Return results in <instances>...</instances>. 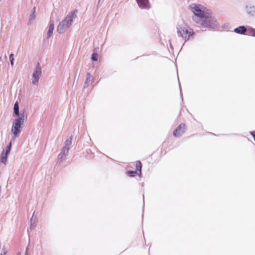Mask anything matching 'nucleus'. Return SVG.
<instances>
[{
    "mask_svg": "<svg viewBox=\"0 0 255 255\" xmlns=\"http://www.w3.org/2000/svg\"><path fill=\"white\" fill-rule=\"evenodd\" d=\"M190 10L194 13L192 19L196 23L200 21L201 19L209 12L204 6L192 3L189 5Z\"/></svg>",
    "mask_w": 255,
    "mask_h": 255,
    "instance_id": "obj_2",
    "label": "nucleus"
},
{
    "mask_svg": "<svg viewBox=\"0 0 255 255\" xmlns=\"http://www.w3.org/2000/svg\"><path fill=\"white\" fill-rule=\"evenodd\" d=\"M246 11L248 15L255 17V6L254 4L250 3L246 5Z\"/></svg>",
    "mask_w": 255,
    "mask_h": 255,
    "instance_id": "obj_9",
    "label": "nucleus"
},
{
    "mask_svg": "<svg viewBox=\"0 0 255 255\" xmlns=\"http://www.w3.org/2000/svg\"><path fill=\"white\" fill-rule=\"evenodd\" d=\"M234 31L237 33L244 34L247 31V28L244 26H240L235 28Z\"/></svg>",
    "mask_w": 255,
    "mask_h": 255,
    "instance_id": "obj_14",
    "label": "nucleus"
},
{
    "mask_svg": "<svg viewBox=\"0 0 255 255\" xmlns=\"http://www.w3.org/2000/svg\"><path fill=\"white\" fill-rule=\"evenodd\" d=\"M72 139L73 138L72 136L68 137L65 141L64 147H69L70 148V146L72 143Z\"/></svg>",
    "mask_w": 255,
    "mask_h": 255,
    "instance_id": "obj_15",
    "label": "nucleus"
},
{
    "mask_svg": "<svg viewBox=\"0 0 255 255\" xmlns=\"http://www.w3.org/2000/svg\"><path fill=\"white\" fill-rule=\"evenodd\" d=\"M17 116V118L14 120V123L22 125L24 124V121L26 118V114L24 111H22L18 113Z\"/></svg>",
    "mask_w": 255,
    "mask_h": 255,
    "instance_id": "obj_7",
    "label": "nucleus"
},
{
    "mask_svg": "<svg viewBox=\"0 0 255 255\" xmlns=\"http://www.w3.org/2000/svg\"><path fill=\"white\" fill-rule=\"evenodd\" d=\"M9 60H10V64L11 65V66H13V61H14V58H13V54H11L9 55Z\"/></svg>",
    "mask_w": 255,
    "mask_h": 255,
    "instance_id": "obj_23",
    "label": "nucleus"
},
{
    "mask_svg": "<svg viewBox=\"0 0 255 255\" xmlns=\"http://www.w3.org/2000/svg\"><path fill=\"white\" fill-rule=\"evenodd\" d=\"M11 147V142H10L9 143L8 145L6 146L5 149L3 150V151H4L5 153H6L8 155L10 151Z\"/></svg>",
    "mask_w": 255,
    "mask_h": 255,
    "instance_id": "obj_19",
    "label": "nucleus"
},
{
    "mask_svg": "<svg viewBox=\"0 0 255 255\" xmlns=\"http://www.w3.org/2000/svg\"><path fill=\"white\" fill-rule=\"evenodd\" d=\"M25 255H27V251H26V252H25Z\"/></svg>",
    "mask_w": 255,
    "mask_h": 255,
    "instance_id": "obj_27",
    "label": "nucleus"
},
{
    "mask_svg": "<svg viewBox=\"0 0 255 255\" xmlns=\"http://www.w3.org/2000/svg\"><path fill=\"white\" fill-rule=\"evenodd\" d=\"M76 13V11L70 12L65 18L59 23L57 27V31L58 33H64L71 26L74 19L75 18Z\"/></svg>",
    "mask_w": 255,
    "mask_h": 255,
    "instance_id": "obj_3",
    "label": "nucleus"
},
{
    "mask_svg": "<svg viewBox=\"0 0 255 255\" xmlns=\"http://www.w3.org/2000/svg\"><path fill=\"white\" fill-rule=\"evenodd\" d=\"M35 7H34L32 9V13H35Z\"/></svg>",
    "mask_w": 255,
    "mask_h": 255,
    "instance_id": "obj_26",
    "label": "nucleus"
},
{
    "mask_svg": "<svg viewBox=\"0 0 255 255\" xmlns=\"http://www.w3.org/2000/svg\"><path fill=\"white\" fill-rule=\"evenodd\" d=\"M54 28V24L53 21H50L49 25L48 26V31L47 32V39L50 38L53 33V31Z\"/></svg>",
    "mask_w": 255,
    "mask_h": 255,
    "instance_id": "obj_12",
    "label": "nucleus"
},
{
    "mask_svg": "<svg viewBox=\"0 0 255 255\" xmlns=\"http://www.w3.org/2000/svg\"><path fill=\"white\" fill-rule=\"evenodd\" d=\"M93 80V77L90 74L88 73L86 76V81L84 83V87H87L92 84Z\"/></svg>",
    "mask_w": 255,
    "mask_h": 255,
    "instance_id": "obj_13",
    "label": "nucleus"
},
{
    "mask_svg": "<svg viewBox=\"0 0 255 255\" xmlns=\"http://www.w3.org/2000/svg\"><path fill=\"white\" fill-rule=\"evenodd\" d=\"M176 30L178 35L185 42L189 40L194 34L193 29L183 21L178 23Z\"/></svg>",
    "mask_w": 255,
    "mask_h": 255,
    "instance_id": "obj_1",
    "label": "nucleus"
},
{
    "mask_svg": "<svg viewBox=\"0 0 255 255\" xmlns=\"http://www.w3.org/2000/svg\"><path fill=\"white\" fill-rule=\"evenodd\" d=\"M22 125L13 122L11 128V136L12 139H14L18 137L22 129Z\"/></svg>",
    "mask_w": 255,
    "mask_h": 255,
    "instance_id": "obj_6",
    "label": "nucleus"
},
{
    "mask_svg": "<svg viewBox=\"0 0 255 255\" xmlns=\"http://www.w3.org/2000/svg\"><path fill=\"white\" fill-rule=\"evenodd\" d=\"M13 110H14V113L15 115H17V114H18V113H19V106H18V104L17 102H16L14 104Z\"/></svg>",
    "mask_w": 255,
    "mask_h": 255,
    "instance_id": "obj_18",
    "label": "nucleus"
},
{
    "mask_svg": "<svg viewBox=\"0 0 255 255\" xmlns=\"http://www.w3.org/2000/svg\"><path fill=\"white\" fill-rule=\"evenodd\" d=\"M202 26L204 27H208L211 28H215L218 26L219 23L217 20L213 16H212L209 12L203 17L197 23Z\"/></svg>",
    "mask_w": 255,
    "mask_h": 255,
    "instance_id": "obj_4",
    "label": "nucleus"
},
{
    "mask_svg": "<svg viewBox=\"0 0 255 255\" xmlns=\"http://www.w3.org/2000/svg\"><path fill=\"white\" fill-rule=\"evenodd\" d=\"M35 18V14L32 13V14H30V17H29V20L30 21H33L34 20Z\"/></svg>",
    "mask_w": 255,
    "mask_h": 255,
    "instance_id": "obj_24",
    "label": "nucleus"
},
{
    "mask_svg": "<svg viewBox=\"0 0 255 255\" xmlns=\"http://www.w3.org/2000/svg\"><path fill=\"white\" fill-rule=\"evenodd\" d=\"M69 150V147H63L61 151L59 154L58 156V159L60 162L62 161L63 159H65L66 156L68 154V152Z\"/></svg>",
    "mask_w": 255,
    "mask_h": 255,
    "instance_id": "obj_10",
    "label": "nucleus"
},
{
    "mask_svg": "<svg viewBox=\"0 0 255 255\" xmlns=\"http://www.w3.org/2000/svg\"><path fill=\"white\" fill-rule=\"evenodd\" d=\"M128 174L129 176L133 177L135 176V174H136V172L134 171H128Z\"/></svg>",
    "mask_w": 255,
    "mask_h": 255,
    "instance_id": "obj_22",
    "label": "nucleus"
},
{
    "mask_svg": "<svg viewBox=\"0 0 255 255\" xmlns=\"http://www.w3.org/2000/svg\"><path fill=\"white\" fill-rule=\"evenodd\" d=\"M185 128V125L183 124H180L175 130L174 131L173 135L176 137L181 136L184 132Z\"/></svg>",
    "mask_w": 255,
    "mask_h": 255,
    "instance_id": "obj_11",
    "label": "nucleus"
},
{
    "mask_svg": "<svg viewBox=\"0 0 255 255\" xmlns=\"http://www.w3.org/2000/svg\"><path fill=\"white\" fill-rule=\"evenodd\" d=\"M250 133L253 135V136L254 137V139L255 140V132L254 131H251Z\"/></svg>",
    "mask_w": 255,
    "mask_h": 255,
    "instance_id": "obj_25",
    "label": "nucleus"
},
{
    "mask_svg": "<svg viewBox=\"0 0 255 255\" xmlns=\"http://www.w3.org/2000/svg\"><path fill=\"white\" fill-rule=\"evenodd\" d=\"M170 46L172 47L171 43H170Z\"/></svg>",
    "mask_w": 255,
    "mask_h": 255,
    "instance_id": "obj_29",
    "label": "nucleus"
},
{
    "mask_svg": "<svg viewBox=\"0 0 255 255\" xmlns=\"http://www.w3.org/2000/svg\"><path fill=\"white\" fill-rule=\"evenodd\" d=\"M248 32L249 33V35L252 36H255V29L253 28H249L248 29Z\"/></svg>",
    "mask_w": 255,
    "mask_h": 255,
    "instance_id": "obj_20",
    "label": "nucleus"
},
{
    "mask_svg": "<svg viewBox=\"0 0 255 255\" xmlns=\"http://www.w3.org/2000/svg\"><path fill=\"white\" fill-rule=\"evenodd\" d=\"M136 1L141 8L149 9L150 8L149 0H136Z\"/></svg>",
    "mask_w": 255,
    "mask_h": 255,
    "instance_id": "obj_8",
    "label": "nucleus"
},
{
    "mask_svg": "<svg viewBox=\"0 0 255 255\" xmlns=\"http://www.w3.org/2000/svg\"><path fill=\"white\" fill-rule=\"evenodd\" d=\"M42 70L39 63L34 69V71L32 76V83L35 85H37L38 84L39 79L41 75Z\"/></svg>",
    "mask_w": 255,
    "mask_h": 255,
    "instance_id": "obj_5",
    "label": "nucleus"
},
{
    "mask_svg": "<svg viewBox=\"0 0 255 255\" xmlns=\"http://www.w3.org/2000/svg\"><path fill=\"white\" fill-rule=\"evenodd\" d=\"M98 54L97 53L94 52L92 55L91 59L93 61H97L98 60Z\"/></svg>",
    "mask_w": 255,
    "mask_h": 255,
    "instance_id": "obj_21",
    "label": "nucleus"
},
{
    "mask_svg": "<svg viewBox=\"0 0 255 255\" xmlns=\"http://www.w3.org/2000/svg\"><path fill=\"white\" fill-rule=\"evenodd\" d=\"M17 255H20V253H18Z\"/></svg>",
    "mask_w": 255,
    "mask_h": 255,
    "instance_id": "obj_28",
    "label": "nucleus"
},
{
    "mask_svg": "<svg viewBox=\"0 0 255 255\" xmlns=\"http://www.w3.org/2000/svg\"><path fill=\"white\" fill-rule=\"evenodd\" d=\"M136 167L137 170L139 171L138 174L140 175L141 173V164L139 161H137L136 164Z\"/></svg>",
    "mask_w": 255,
    "mask_h": 255,
    "instance_id": "obj_17",
    "label": "nucleus"
},
{
    "mask_svg": "<svg viewBox=\"0 0 255 255\" xmlns=\"http://www.w3.org/2000/svg\"><path fill=\"white\" fill-rule=\"evenodd\" d=\"M7 154L5 153L4 151H2L1 155L0 161L2 163L5 164L7 161Z\"/></svg>",
    "mask_w": 255,
    "mask_h": 255,
    "instance_id": "obj_16",
    "label": "nucleus"
}]
</instances>
